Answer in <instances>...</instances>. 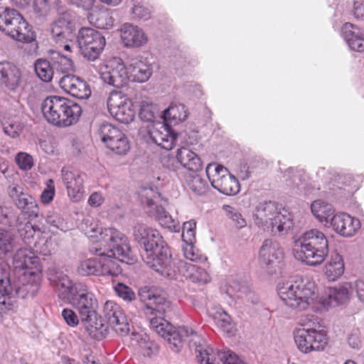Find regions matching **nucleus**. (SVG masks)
I'll return each instance as SVG.
<instances>
[{
  "label": "nucleus",
  "mask_w": 364,
  "mask_h": 364,
  "mask_svg": "<svg viewBox=\"0 0 364 364\" xmlns=\"http://www.w3.org/2000/svg\"><path fill=\"white\" fill-rule=\"evenodd\" d=\"M294 257L309 266L321 264L329 252L328 241L325 234L318 229L303 233L296 241Z\"/></svg>",
  "instance_id": "nucleus-4"
},
{
  "label": "nucleus",
  "mask_w": 364,
  "mask_h": 364,
  "mask_svg": "<svg viewBox=\"0 0 364 364\" xmlns=\"http://www.w3.org/2000/svg\"><path fill=\"white\" fill-rule=\"evenodd\" d=\"M70 34L68 28L65 26L64 20H59L54 22L51 26V35L56 43L66 41Z\"/></svg>",
  "instance_id": "nucleus-42"
},
{
  "label": "nucleus",
  "mask_w": 364,
  "mask_h": 364,
  "mask_svg": "<svg viewBox=\"0 0 364 364\" xmlns=\"http://www.w3.org/2000/svg\"><path fill=\"white\" fill-rule=\"evenodd\" d=\"M106 146L113 152L119 155L126 154L130 149L129 140L122 132L120 133V135L119 134L112 139Z\"/></svg>",
  "instance_id": "nucleus-37"
},
{
  "label": "nucleus",
  "mask_w": 364,
  "mask_h": 364,
  "mask_svg": "<svg viewBox=\"0 0 364 364\" xmlns=\"http://www.w3.org/2000/svg\"><path fill=\"white\" fill-rule=\"evenodd\" d=\"M134 240L143 245L141 257L151 268L164 277H172L171 255L161 233L156 229L137 223L133 228Z\"/></svg>",
  "instance_id": "nucleus-2"
},
{
  "label": "nucleus",
  "mask_w": 364,
  "mask_h": 364,
  "mask_svg": "<svg viewBox=\"0 0 364 364\" xmlns=\"http://www.w3.org/2000/svg\"><path fill=\"white\" fill-rule=\"evenodd\" d=\"M294 338L299 350L304 353L323 350L328 343L326 334L315 328H297Z\"/></svg>",
  "instance_id": "nucleus-11"
},
{
  "label": "nucleus",
  "mask_w": 364,
  "mask_h": 364,
  "mask_svg": "<svg viewBox=\"0 0 364 364\" xmlns=\"http://www.w3.org/2000/svg\"><path fill=\"white\" fill-rule=\"evenodd\" d=\"M353 291V283L345 282L330 290L327 299H323L324 306H335L346 303Z\"/></svg>",
  "instance_id": "nucleus-31"
},
{
  "label": "nucleus",
  "mask_w": 364,
  "mask_h": 364,
  "mask_svg": "<svg viewBox=\"0 0 364 364\" xmlns=\"http://www.w3.org/2000/svg\"><path fill=\"white\" fill-rule=\"evenodd\" d=\"M120 32L122 41L127 48H139L148 41V37L144 31L132 23H124Z\"/></svg>",
  "instance_id": "nucleus-26"
},
{
  "label": "nucleus",
  "mask_w": 364,
  "mask_h": 364,
  "mask_svg": "<svg viewBox=\"0 0 364 364\" xmlns=\"http://www.w3.org/2000/svg\"><path fill=\"white\" fill-rule=\"evenodd\" d=\"M314 215L321 223L325 222V225L331 223V218L335 215L331 205L321 200H315L311 205Z\"/></svg>",
  "instance_id": "nucleus-36"
},
{
  "label": "nucleus",
  "mask_w": 364,
  "mask_h": 364,
  "mask_svg": "<svg viewBox=\"0 0 364 364\" xmlns=\"http://www.w3.org/2000/svg\"><path fill=\"white\" fill-rule=\"evenodd\" d=\"M196 223L193 220H190L183 223L182 238L186 243L192 244L195 240V229Z\"/></svg>",
  "instance_id": "nucleus-51"
},
{
  "label": "nucleus",
  "mask_w": 364,
  "mask_h": 364,
  "mask_svg": "<svg viewBox=\"0 0 364 364\" xmlns=\"http://www.w3.org/2000/svg\"><path fill=\"white\" fill-rule=\"evenodd\" d=\"M2 31L18 41H27L31 38L28 24L18 11L14 14Z\"/></svg>",
  "instance_id": "nucleus-25"
},
{
  "label": "nucleus",
  "mask_w": 364,
  "mask_h": 364,
  "mask_svg": "<svg viewBox=\"0 0 364 364\" xmlns=\"http://www.w3.org/2000/svg\"><path fill=\"white\" fill-rule=\"evenodd\" d=\"M9 197L16 206L28 214L30 217H37L38 206L36 200L23 191L22 187L18 185H11L7 189Z\"/></svg>",
  "instance_id": "nucleus-17"
},
{
  "label": "nucleus",
  "mask_w": 364,
  "mask_h": 364,
  "mask_svg": "<svg viewBox=\"0 0 364 364\" xmlns=\"http://www.w3.org/2000/svg\"><path fill=\"white\" fill-rule=\"evenodd\" d=\"M186 112H187V110L183 104L173 102H171L167 108H166L163 111H161V114H170L171 112L178 113V114H181V113L186 114Z\"/></svg>",
  "instance_id": "nucleus-63"
},
{
  "label": "nucleus",
  "mask_w": 364,
  "mask_h": 364,
  "mask_svg": "<svg viewBox=\"0 0 364 364\" xmlns=\"http://www.w3.org/2000/svg\"><path fill=\"white\" fill-rule=\"evenodd\" d=\"M13 265L15 275L36 269L41 271L38 257L26 248H21L16 252L13 258Z\"/></svg>",
  "instance_id": "nucleus-23"
},
{
  "label": "nucleus",
  "mask_w": 364,
  "mask_h": 364,
  "mask_svg": "<svg viewBox=\"0 0 364 364\" xmlns=\"http://www.w3.org/2000/svg\"><path fill=\"white\" fill-rule=\"evenodd\" d=\"M284 252L279 244L273 240H265L259 251V264L264 269H272L280 262Z\"/></svg>",
  "instance_id": "nucleus-18"
},
{
  "label": "nucleus",
  "mask_w": 364,
  "mask_h": 364,
  "mask_svg": "<svg viewBox=\"0 0 364 364\" xmlns=\"http://www.w3.org/2000/svg\"><path fill=\"white\" fill-rule=\"evenodd\" d=\"M156 195L157 193H155L153 189L144 188L140 193L141 200L151 208L149 215L154 217L162 227L171 231L178 232L180 230L178 222L174 220L163 206L155 205Z\"/></svg>",
  "instance_id": "nucleus-13"
},
{
  "label": "nucleus",
  "mask_w": 364,
  "mask_h": 364,
  "mask_svg": "<svg viewBox=\"0 0 364 364\" xmlns=\"http://www.w3.org/2000/svg\"><path fill=\"white\" fill-rule=\"evenodd\" d=\"M330 226L341 236L349 237L353 236L360 228L358 219L345 213L335 214L331 218Z\"/></svg>",
  "instance_id": "nucleus-21"
},
{
  "label": "nucleus",
  "mask_w": 364,
  "mask_h": 364,
  "mask_svg": "<svg viewBox=\"0 0 364 364\" xmlns=\"http://www.w3.org/2000/svg\"><path fill=\"white\" fill-rule=\"evenodd\" d=\"M197 358L200 364H214L213 356L208 349H203L200 346L196 347Z\"/></svg>",
  "instance_id": "nucleus-59"
},
{
  "label": "nucleus",
  "mask_w": 364,
  "mask_h": 364,
  "mask_svg": "<svg viewBox=\"0 0 364 364\" xmlns=\"http://www.w3.org/2000/svg\"><path fill=\"white\" fill-rule=\"evenodd\" d=\"M127 68L129 78L135 82H144L149 79L152 73L150 65L139 58L131 59Z\"/></svg>",
  "instance_id": "nucleus-32"
},
{
  "label": "nucleus",
  "mask_w": 364,
  "mask_h": 364,
  "mask_svg": "<svg viewBox=\"0 0 364 364\" xmlns=\"http://www.w3.org/2000/svg\"><path fill=\"white\" fill-rule=\"evenodd\" d=\"M14 283L10 279L9 267L4 263L0 264V306H11L14 304L12 296L14 294Z\"/></svg>",
  "instance_id": "nucleus-28"
},
{
  "label": "nucleus",
  "mask_w": 364,
  "mask_h": 364,
  "mask_svg": "<svg viewBox=\"0 0 364 364\" xmlns=\"http://www.w3.org/2000/svg\"><path fill=\"white\" fill-rule=\"evenodd\" d=\"M107 104L109 114H125L127 111H132L131 107L134 106L128 97L121 90L111 92Z\"/></svg>",
  "instance_id": "nucleus-30"
},
{
  "label": "nucleus",
  "mask_w": 364,
  "mask_h": 364,
  "mask_svg": "<svg viewBox=\"0 0 364 364\" xmlns=\"http://www.w3.org/2000/svg\"><path fill=\"white\" fill-rule=\"evenodd\" d=\"M121 132H122L119 129L110 124H102L99 129V134L101 140L105 144V145H107L117 135H120Z\"/></svg>",
  "instance_id": "nucleus-48"
},
{
  "label": "nucleus",
  "mask_w": 364,
  "mask_h": 364,
  "mask_svg": "<svg viewBox=\"0 0 364 364\" xmlns=\"http://www.w3.org/2000/svg\"><path fill=\"white\" fill-rule=\"evenodd\" d=\"M53 66L61 73H67L73 70V63L68 57L59 53H54L52 57Z\"/></svg>",
  "instance_id": "nucleus-44"
},
{
  "label": "nucleus",
  "mask_w": 364,
  "mask_h": 364,
  "mask_svg": "<svg viewBox=\"0 0 364 364\" xmlns=\"http://www.w3.org/2000/svg\"><path fill=\"white\" fill-rule=\"evenodd\" d=\"M316 284L309 279H299L278 286V294L284 304L298 311L307 309L317 298Z\"/></svg>",
  "instance_id": "nucleus-5"
},
{
  "label": "nucleus",
  "mask_w": 364,
  "mask_h": 364,
  "mask_svg": "<svg viewBox=\"0 0 364 364\" xmlns=\"http://www.w3.org/2000/svg\"><path fill=\"white\" fill-rule=\"evenodd\" d=\"M353 16L357 19L364 18V1H356L353 3L351 11Z\"/></svg>",
  "instance_id": "nucleus-64"
},
{
  "label": "nucleus",
  "mask_w": 364,
  "mask_h": 364,
  "mask_svg": "<svg viewBox=\"0 0 364 364\" xmlns=\"http://www.w3.org/2000/svg\"><path fill=\"white\" fill-rule=\"evenodd\" d=\"M254 218L256 224L266 227L274 235H285L293 224L288 211L281 210L272 201L260 203L255 208Z\"/></svg>",
  "instance_id": "nucleus-7"
},
{
  "label": "nucleus",
  "mask_w": 364,
  "mask_h": 364,
  "mask_svg": "<svg viewBox=\"0 0 364 364\" xmlns=\"http://www.w3.org/2000/svg\"><path fill=\"white\" fill-rule=\"evenodd\" d=\"M205 171L212 186L221 193L235 196L239 193L240 186L237 179L223 166L210 164Z\"/></svg>",
  "instance_id": "nucleus-9"
},
{
  "label": "nucleus",
  "mask_w": 364,
  "mask_h": 364,
  "mask_svg": "<svg viewBox=\"0 0 364 364\" xmlns=\"http://www.w3.org/2000/svg\"><path fill=\"white\" fill-rule=\"evenodd\" d=\"M103 316L113 330L120 336L129 331V324L120 306L113 301H107L103 306Z\"/></svg>",
  "instance_id": "nucleus-14"
},
{
  "label": "nucleus",
  "mask_w": 364,
  "mask_h": 364,
  "mask_svg": "<svg viewBox=\"0 0 364 364\" xmlns=\"http://www.w3.org/2000/svg\"><path fill=\"white\" fill-rule=\"evenodd\" d=\"M77 43L81 54L90 61L99 58L106 44L105 37L100 32L86 27L78 31Z\"/></svg>",
  "instance_id": "nucleus-10"
},
{
  "label": "nucleus",
  "mask_w": 364,
  "mask_h": 364,
  "mask_svg": "<svg viewBox=\"0 0 364 364\" xmlns=\"http://www.w3.org/2000/svg\"><path fill=\"white\" fill-rule=\"evenodd\" d=\"M189 188L197 195L205 193L208 189V185L199 175H190L187 179Z\"/></svg>",
  "instance_id": "nucleus-46"
},
{
  "label": "nucleus",
  "mask_w": 364,
  "mask_h": 364,
  "mask_svg": "<svg viewBox=\"0 0 364 364\" xmlns=\"http://www.w3.org/2000/svg\"><path fill=\"white\" fill-rule=\"evenodd\" d=\"M46 222L50 225L61 230H65V229L66 228L64 220L56 213H53L47 215Z\"/></svg>",
  "instance_id": "nucleus-60"
},
{
  "label": "nucleus",
  "mask_w": 364,
  "mask_h": 364,
  "mask_svg": "<svg viewBox=\"0 0 364 364\" xmlns=\"http://www.w3.org/2000/svg\"><path fill=\"white\" fill-rule=\"evenodd\" d=\"M227 217L232 221V224L237 229H242L247 225V221L242 215L235 208L225 205L223 207Z\"/></svg>",
  "instance_id": "nucleus-45"
},
{
  "label": "nucleus",
  "mask_w": 364,
  "mask_h": 364,
  "mask_svg": "<svg viewBox=\"0 0 364 364\" xmlns=\"http://www.w3.org/2000/svg\"><path fill=\"white\" fill-rule=\"evenodd\" d=\"M100 240L110 255L98 254L99 275L116 277L122 269L116 259L127 264L134 262L128 238L118 230L105 228L100 233Z\"/></svg>",
  "instance_id": "nucleus-3"
},
{
  "label": "nucleus",
  "mask_w": 364,
  "mask_h": 364,
  "mask_svg": "<svg viewBox=\"0 0 364 364\" xmlns=\"http://www.w3.org/2000/svg\"><path fill=\"white\" fill-rule=\"evenodd\" d=\"M345 266L342 256L332 252L324 267V274L329 281H335L344 272Z\"/></svg>",
  "instance_id": "nucleus-34"
},
{
  "label": "nucleus",
  "mask_w": 364,
  "mask_h": 364,
  "mask_svg": "<svg viewBox=\"0 0 364 364\" xmlns=\"http://www.w3.org/2000/svg\"><path fill=\"white\" fill-rule=\"evenodd\" d=\"M172 269H175V274L171 278L182 275L193 282L208 283L210 281V276L203 268L183 260L173 261L171 263Z\"/></svg>",
  "instance_id": "nucleus-19"
},
{
  "label": "nucleus",
  "mask_w": 364,
  "mask_h": 364,
  "mask_svg": "<svg viewBox=\"0 0 364 364\" xmlns=\"http://www.w3.org/2000/svg\"><path fill=\"white\" fill-rule=\"evenodd\" d=\"M14 9L7 6H0V30L2 31L16 12Z\"/></svg>",
  "instance_id": "nucleus-54"
},
{
  "label": "nucleus",
  "mask_w": 364,
  "mask_h": 364,
  "mask_svg": "<svg viewBox=\"0 0 364 364\" xmlns=\"http://www.w3.org/2000/svg\"><path fill=\"white\" fill-rule=\"evenodd\" d=\"M42 114H81L82 109L76 103L57 96L47 97L41 105Z\"/></svg>",
  "instance_id": "nucleus-20"
},
{
  "label": "nucleus",
  "mask_w": 364,
  "mask_h": 364,
  "mask_svg": "<svg viewBox=\"0 0 364 364\" xmlns=\"http://www.w3.org/2000/svg\"><path fill=\"white\" fill-rule=\"evenodd\" d=\"M14 247V238L11 232L0 228V257H5Z\"/></svg>",
  "instance_id": "nucleus-41"
},
{
  "label": "nucleus",
  "mask_w": 364,
  "mask_h": 364,
  "mask_svg": "<svg viewBox=\"0 0 364 364\" xmlns=\"http://www.w3.org/2000/svg\"><path fill=\"white\" fill-rule=\"evenodd\" d=\"M33 9L38 17L46 16L50 11L48 0H33Z\"/></svg>",
  "instance_id": "nucleus-52"
},
{
  "label": "nucleus",
  "mask_w": 364,
  "mask_h": 364,
  "mask_svg": "<svg viewBox=\"0 0 364 364\" xmlns=\"http://www.w3.org/2000/svg\"><path fill=\"white\" fill-rule=\"evenodd\" d=\"M142 121L149 122L148 132L151 139L157 145L166 150L173 149L178 133L174 132L171 127L176 125L178 122H183L186 119L187 115H183L178 120L176 115H160L161 121L153 120L154 115H139Z\"/></svg>",
  "instance_id": "nucleus-8"
},
{
  "label": "nucleus",
  "mask_w": 364,
  "mask_h": 364,
  "mask_svg": "<svg viewBox=\"0 0 364 364\" xmlns=\"http://www.w3.org/2000/svg\"><path fill=\"white\" fill-rule=\"evenodd\" d=\"M47 188L41 193V200L44 203H49L53 198L55 194L54 182L49 179L46 182Z\"/></svg>",
  "instance_id": "nucleus-58"
},
{
  "label": "nucleus",
  "mask_w": 364,
  "mask_h": 364,
  "mask_svg": "<svg viewBox=\"0 0 364 364\" xmlns=\"http://www.w3.org/2000/svg\"><path fill=\"white\" fill-rule=\"evenodd\" d=\"M114 291L124 301H132L136 299V295L132 289L122 283H117L114 287Z\"/></svg>",
  "instance_id": "nucleus-50"
},
{
  "label": "nucleus",
  "mask_w": 364,
  "mask_h": 364,
  "mask_svg": "<svg viewBox=\"0 0 364 364\" xmlns=\"http://www.w3.org/2000/svg\"><path fill=\"white\" fill-rule=\"evenodd\" d=\"M80 115H43L47 122L57 127H66L76 124Z\"/></svg>",
  "instance_id": "nucleus-39"
},
{
  "label": "nucleus",
  "mask_w": 364,
  "mask_h": 364,
  "mask_svg": "<svg viewBox=\"0 0 364 364\" xmlns=\"http://www.w3.org/2000/svg\"><path fill=\"white\" fill-rule=\"evenodd\" d=\"M60 87L67 93L79 99H87L91 90L87 82L75 75H65L59 81Z\"/></svg>",
  "instance_id": "nucleus-22"
},
{
  "label": "nucleus",
  "mask_w": 364,
  "mask_h": 364,
  "mask_svg": "<svg viewBox=\"0 0 364 364\" xmlns=\"http://www.w3.org/2000/svg\"><path fill=\"white\" fill-rule=\"evenodd\" d=\"M61 176L68 196L73 201H79L83 195L85 174L69 167H63L61 170Z\"/></svg>",
  "instance_id": "nucleus-16"
},
{
  "label": "nucleus",
  "mask_w": 364,
  "mask_h": 364,
  "mask_svg": "<svg viewBox=\"0 0 364 364\" xmlns=\"http://www.w3.org/2000/svg\"><path fill=\"white\" fill-rule=\"evenodd\" d=\"M21 82V73L18 68L9 62H0V85L14 91Z\"/></svg>",
  "instance_id": "nucleus-27"
},
{
  "label": "nucleus",
  "mask_w": 364,
  "mask_h": 364,
  "mask_svg": "<svg viewBox=\"0 0 364 364\" xmlns=\"http://www.w3.org/2000/svg\"><path fill=\"white\" fill-rule=\"evenodd\" d=\"M51 242L48 241L45 237L39 238L38 241L35 242L33 247L36 253L41 254L43 255H48L51 253L50 246H51Z\"/></svg>",
  "instance_id": "nucleus-55"
},
{
  "label": "nucleus",
  "mask_w": 364,
  "mask_h": 364,
  "mask_svg": "<svg viewBox=\"0 0 364 364\" xmlns=\"http://www.w3.org/2000/svg\"><path fill=\"white\" fill-rule=\"evenodd\" d=\"M75 289L77 292L70 298L68 303L77 311L80 318L89 333H95L103 326L97 313V299L85 284L78 285Z\"/></svg>",
  "instance_id": "nucleus-6"
},
{
  "label": "nucleus",
  "mask_w": 364,
  "mask_h": 364,
  "mask_svg": "<svg viewBox=\"0 0 364 364\" xmlns=\"http://www.w3.org/2000/svg\"><path fill=\"white\" fill-rule=\"evenodd\" d=\"M62 316L65 323L71 327H75L79 323L80 316L73 309H64L62 311Z\"/></svg>",
  "instance_id": "nucleus-56"
},
{
  "label": "nucleus",
  "mask_w": 364,
  "mask_h": 364,
  "mask_svg": "<svg viewBox=\"0 0 364 364\" xmlns=\"http://www.w3.org/2000/svg\"><path fill=\"white\" fill-rule=\"evenodd\" d=\"M138 295L144 305L143 312L150 327L168 341L173 351H179L184 339L189 336L199 338L191 328L187 326L175 328L165 319L166 314L171 309V304L156 289L144 287L139 290Z\"/></svg>",
  "instance_id": "nucleus-1"
},
{
  "label": "nucleus",
  "mask_w": 364,
  "mask_h": 364,
  "mask_svg": "<svg viewBox=\"0 0 364 364\" xmlns=\"http://www.w3.org/2000/svg\"><path fill=\"white\" fill-rule=\"evenodd\" d=\"M14 281V294L12 300L16 296L23 299L33 298L39 291L41 274L38 269L30 272H23L22 274L15 275Z\"/></svg>",
  "instance_id": "nucleus-12"
},
{
  "label": "nucleus",
  "mask_w": 364,
  "mask_h": 364,
  "mask_svg": "<svg viewBox=\"0 0 364 364\" xmlns=\"http://www.w3.org/2000/svg\"><path fill=\"white\" fill-rule=\"evenodd\" d=\"M176 156L181 167L190 171L198 172L202 169L203 164L198 155L190 149L182 146L176 151Z\"/></svg>",
  "instance_id": "nucleus-33"
},
{
  "label": "nucleus",
  "mask_w": 364,
  "mask_h": 364,
  "mask_svg": "<svg viewBox=\"0 0 364 364\" xmlns=\"http://www.w3.org/2000/svg\"><path fill=\"white\" fill-rule=\"evenodd\" d=\"M16 228L22 240L28 245L31 243V240L33 239L36 232L38 233L40 232L39 228L34 226L29 221L23 223L19 221V218L17 219Z\"/></svg>",
  "instance_id": "nucleus-38"
},
{
  "label": "nucleus",
  "mask_w": 364,
  "mask_h": 364,
  "mask_svg": "<svg viewBox=\"0 0 364 364\" xmlns=\"http://www.w3.org/2000/svg\"><path fill=\"white\" fill-rule=\"evenodd\" d=\"M101 79L110 85L122 87L129 80L128 68L122 59L114 58L109 63V65L106 66L105 70L101 73Z\"/></svg>",
  "instance_id": "nucleus-15"
},
{
  "label": "nucleus",
  "mask_w": 364,
  "mask_h": 364,
  "mask_svg": "<svg viewBox=\"0 0 364 364\" xmlns=\"http://www.w3.org/2000/svg\"><path fill=\"white\" fill-rule=\"evenodd\" d=\"M49 280L57 291L58 296L68 302L77 292L75 288L77 289L78 285L84 284L80 282L73 283L67 275L62 272H56L54 274H51L49 277Z\"/></svg>",
  "instance_id": "nucleus-24"
},
{
  "label": "nucleus",
  "mask_w": 364,
  "mask_h": 364,
  "mask_svg": "<svg viewBox=\"0 0 364 364\" xmlns=\"http://www.w3.org/2000/svg\"><path fill=\"white\" fill-rule=\"evenodd\" d=\"M136 103L139 107V114H155L160 112L159 105L147 97Z\"/></svg>",
  "instance_id": "nucleus-49"
},
{
  "label": "nucleus",
  "mask_w": 364,
  "mask_h": 364,
  "mask_svg": "<svg viewBox=\"0 0 364 364\" xmlns=\"http://www.w3.org/2000/svg\"><path fill=\"white\" fill-rule=\"evenodd\" d=\"M218 326L229 336H233L236 331L235 325L232 323L231 318L225 311L218 312L215 317Z\"/></svg>",
  "instance_id": "nucleus-47"
},
{
  "label": "nucleus",
  "mask_w": 364,
  "mask_h": 364,
  "mask_svg": "<svg viewBox=\"0 0 364 364\" xmlns=\"http://www.w3.org/2000/svg\"><path fill=\"white\" fill-rule=\"evenodd\" d=\"M134 18L146 20L150 18V11L141 5H136L132 9Z\"/></svg>",
  "instance_id": "nucleus-61"
},
{
  "label": "nucleus",
  "mask_w": 364,
  "mask_h": 364,
  "mask_svg": "<svg viewBox=\"0 0 364 364\" xmlns=\"http://www.w3.org/2000/svg\"><path fill=\"white\" fill-rule=\"evenodd\" d=\"M161 164L165 168L171 171H177L181 167L176 155V157L171 154L164 156L161 158Z\"/></svg>",
  "instance_id": "nucleus-53"
},
{
  "label": "nucleus",
  "mask_w": 364,
  "mask_h": 364,
  "mask_svg": "<svg viewBox=\"0 0 364 364\" xmlns=\"http://www.w3.org/2000/svg\"><path fill=\"white\" fill-rule=\"evenodd\" d=\"M35 71L38 77L44 82H50L53 75V68L49 61L38 59L35 63Z\"/></svg>",
  "instance_id": "nucleus-40"
},
{
  "label": "nucleus",
  "mask_w": 364,
  "mask_h": 364,
  "mask_svg": "<svg viewBox=\"0 0 364 364\" xmlns=\"http://www.w3.org/2000/svg\"><path fill=\"white\" fill-rule=\"evenodd\" d=\"M98 257L87 259L80 262L77 267V272L82 276L99 275Z\"/></svg>",
  "instance_id": "nucleus-43"
},
{
  "label": "nucleus",
  "mask_w": 364,
  "mask_h": 364,
  "mask_svg": "<svg viewBox=\"0 0 364 364\" xmlns=\"http://www.w3.org/2000/svg\"><path fill=\"white\" fill-rule=\"evenodd\" d=\"M342 33L350 49L364 51V31L353 23H346L342 27Z\"/></svg>",
  "instance_id": "nucleus-29"
},
{
  "label": "nucleus",
  "mask_w": 364,
  "mask_h": 364,
  "mask_svg": "<svg viewBox=\"0 0 364 364\" xmlns=\"http://www.w3.org/2000/svg\"><path fill=\"white\" fill-rule=\"evenodd\" d=\"M220 360L223 364H236L240 359L232 352H220L218 354Z\"/></svg>",
  "instance_id": "nucleus-62"
},
{
  "label": "nucleus",
  "mask_w": 364,
  "mask_h": 364,
  "mask_svg": "<svg viewBox=\"0 0 364 364\" xmlns=\"http://www.w3.org/2000/svg\"><path fill=\"white\" fill-rule=\"evenodd\" d=\"M16 164L21 169H30L33 166L32 157L26 153H19L16 157Z\"/></svg>",
  "instance_id": "nucleus-57"
},
{
  "label": "nucleus",
  "mask_w": 364,
  "mask_h": 364,
  "mask_svg": "<svg viewBox=\"0 0 364 364\" xmlns=\"http://www.w3.org/2000/svg\"><path fill=\"white\" fill-rule=\"evenodd\" d=\"M87 18L90 23L101 29H109L114 25V19L108 9H94L89 13Z\"/></svg>",
  "instance_id": "nucleus-35"
}]
</instances>
